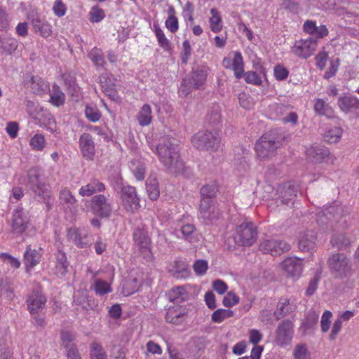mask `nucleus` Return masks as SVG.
Masks as SVG:
<instances>
[{
  "label": "nucleus",
  "mask_w": 359,
  "mask_h": 359,
  "mask_svg": "<svg viewBox=\"0 0 359 359\" xmlns=\"http://www.w3.org/2000/svg\"><path fill=\"white\" fill-rule=\"evenodd\" d=\"M155 153L160 162L172 173H178L184 168V163L180 158L178 144L175 140L165 138L156 147Z\"/></svg>",
  "instance_id": "nucleus-1"
},
{
  "label": "nucleus",
  "mask_w": 359,
  "mask_h": 359,
  "mask_svg": "<svg viewBox=\"0 0 359 359\" xmlns=\"http://www.w3.org/2000/svg\"><path fill=\"white\" fill-rule=\"evenodd\" d=\"M29 190L34 201L45 203L47 210H50L53 206L51 191L49 185L41 178V172L39 168L32 167L29 168L27 174Z\"/></svg>",
  "instance_id": "nucleus-2"
},
{
  "label": "nucleus",
  "mask_w": 359,
  "mask_h": 359,
  "mask_svg": "<svg viewBox=\"0 0 359 359\" xmlns=\"http://www.w3.org/2000/svg\"><path fill=\"white\" fill-rule=\"evenodd\" d=\"M327 264L330 273L335 277L344 279L353 274L351 259L344 252L332 253L327 259Z\"/></svg>",
  "instance_id": "nucleus-3"
},
{
  "label": "nucleus",
  "mask_w": 359,
  "mask_h": 359,
  "mask_svg": "<svg viewBox=\"0 0 359 359\" xmlns=\"http://www.w3.org/2000/svg\"><path fill=\"white\" fill-rule=\"evenodd\" d=\"M133 239L135 253L141 256L144 262H151L153 259L151 241L147 229L143 226L135 228L133 233Z\"/></svg>",
  "instance_id": "nucleus-4"
},
{
  "label": "nucleus",
  "mask_w": 359,
  "mask_h": 359,
  "mask_svg": "<svg viewBox=\"0 0 359 359\" xmlns=\"http://www.w3.org/2000/svg\"><path fill=\"white\" fill-rule=\"evenodd\" d=\"M222 216L223 212L219 204L212 199H201L198 217L202 223L206 225L215 224Z\"/></svg>",
  "instance_id": "nucleus-5"
},
{
  "label": "nucleus",
  "mask_w": 359,
  "mask_h": 359,
  "mask_svg": "<svg viewBox=\"0 0 359 359\" xmlns=\"http://www.w3.org/2000/svg\"><path fill=\"white\" fill-rule=\"evenodd\" d=\"M233 238L238 246H251L257 239V226L252 222L245 221L236 226Z\"/></svg>",
  "instance_id": "nucleus-6"
},
{
  "label": "nucleus",
  "mask_w": 359,
  "mask_h": 359,
  "mask_svg": "<svg viewBox=\"0 0 359 359\" xmlns=\"http://www.w3.org/2000/svg\"><path fill=\"white\" fill-rule=\"evenodd\" d=\"M191 143L197 149L215 151L219 148L220 137L216 131H200L192 137Z\"/></svg>",
  "instance_id": "nucleus-7"
},
{
  "label": "nucleus",
  "mask_w": 359,
  "mask_h": 359,
  "mask_svg": "<svg viewBox=\"0 0 359 359\" xmlns=\"http://www.w3.org/2000/svg\"><path fill=\"white\" fill-rule=\"evenodd\" d=\"M281 142L272 134H264L255 144V151L259 158L264 159L272 156Z\"/></svg>",
  "instance_id": "nucleus-8"
},
{
  "label": "nucleus",
  "mask_w": 359,
  "mask_h": 359,
  "mask_svg": "<svg viewBox=\"0 0 359 359\" xmlns=\"http://www.w3.org/2000/svg\"><path fill=\"white\" fill-rule=\"evenodd\" d=\"M90 209L93 213L99 217H109L114 209L113 200L109 196L95 195L90 201Z\"/></svg>",
  "instance_id": "nucleus-9"
},
{
  "label": "nucleus",
  "mask_w": 359,
  "mask_h": 359,
  "mask_svg": "<svg viewBox=\"0 0 359 359\" xmlns=\"http://www.w3.org/2000/svg\"><path fill=\"white\" fill-rule=\"evenodd\" d=\"M31 219L28 211L18 206L14 209L11 217V232L13 234L22 235L30 225Z\"/></svg>",
  "instance_id": "nucleus-10"
},
{
  "label": "nucleus",
  "mask_w": 359,
  "mask_h": 359,
  "mask_svg": "<svg viewBox=\"0 0 359 359\" xmlns=\"http://www.w3.org/2000/svg\"><path fill=\"white\" fill-rule=\"evenodd\" d=\"M294 324L290 320L280 322L276 330L274 341L280 347H287L291 344L294 336Z\"/></svg>",
  "instance_id": "nucleus-11"
},
{
  "label": "nucleus",
  "mask_w": 359,
  "mask_h": 359,
  "mask_svg": "<svg viewBox=\"0 0 359 359\" xmlns=\"http://www.w3.org/2000/svg\"><path fill=\"white\" fill-rule=\"evenodd\" d=\"M122 205L128 212H135L140 208L136 189L131 186H123L121 189Z\"/></svg>",
  "instance_id": "nucleus-12"
},
{
  "label": "nucleus",
  "mask_w": 359,
  "mask_h": 359,
  "mask_svg": "<svg viewBox=\"0 0 359 359\" xmlns=\"http://www.w3.org/2000/svg\"><path fill=\"white\" fill-rule=\"evenodd\" d=\"M291 248L289 243L283 240L270 239L264 240L259 244V250L264 253L272 256H278L288 252Z\"/></svg>",
  "instance_id": "nucleus-13"
},
{
  "label": "nucleus",
  "mask_w": 359,
  "mask_h": 359,
  "mask_svg": "<svg viewBox=\"0 0 359 359\" xmlns=\"http://www.w3.org/2000/svg\"><path fill=\"white\" fill-rule=\"evenodd\" d=\"M46 297L40 290H34L27 297V309L31 315L40 313L46 307Z\"/></svg>",
  "instance_id": "nucleus-14"
},
{
  "label": "nucleus",
  "mask_w": 359,
  "mask_h": 359,
  "mask_svg": "<svg viewBox=\"0 0 359 359\" xmlns=\"http://www.w3.org/2000/svg\"><path fill=\"white\" fill-rule=\"evenodd\" d=\"M316 46V39L309 37L306 39L297 41L292 48V52L298 57L307 58L313 54Z\"/></svg>",
  "instance_id": "nucleus-15"
},
{
  "label": "nucleus",
  "mask_w": 359,
  "mask_h": 359,
  "mask_svg": "<svg viewBox=\"0 0 359 359\" xmlns=\"http://www.w3.org/2000/svg\"><path fill=\"white\" fill-rule=\"evenodd\" d=\"M299 191L298 186L294 183L287 182L278 187L277 189V198L283 204L290 205L293 204V200L297 196Z\"/></svg>",
  "instance_id": "nucleus-16"
},
{
  "label": "nucleus",
  "mask_w": 359,
  "mask_h": 359,
  "mask_svg": "<svg viewBox=\"0 0 359 359\" xmlns=\"http://www.w3.org/2000/svg\"><path fill=\"white\" fill-rule=\"evenodd\" d=\"M342 215V208L332 205L318 213L317 222L319 225H326L332 220L337 219Z\"/></svg>",
  "instance_id": "nucleus-17"
},
{
  "label": "nucleus",
  "mask_w": 359,
  "mask_h": 359,
  "mask_svg": "<svg viewBox=\"0 0 359 359\" xmlns=\"http://www.w3.org/2000/svg\"><path fill=\"white\" fill-rule=\"evenodd\" d=\"M68 239L78 248H83L90 245V240L85 229L71 228L67 231Z\"/></svg>",
  "instance_id": "nucleus-18"
},
{
  "label": "nucleus",
  "mask_w": 359,
  "mask_h": 359,
  "mask_svg": "<svg viewBox=\"0 0 359 359\" xmlns=\"http://www.w3.org/2000/svg\"><path fill=\"white\" fill-rule=\"evenodd\" d=\"M297 309L296 301L294 299H287L281 297L277 304L276 309L273 315L277 320L293 313Z\"/></svg>",
  "instance_id": "nucleus-19"
},
{
  "label": "nucleus",
  "mask_w": 359,
  "mask_h": 359,
  "mask_svg": "<svg viewBox=\"0 0 359 359\" xmlns=\"http://www.w3.org/2000/svg\"><path fill=\"white\" fill-rule=\"evenodd\" d=\"M79 143L83 157L92 160L95 154V145L92 136L87 133L81 134Z\"/></svg>",
  "instance_id": "nucleus-20"
},
{
  "label": "nucleus",
  "mask_w": 359,
  "mask_h": 359,
  "mask_svg": "<svg viewBox=\"0 0 359 359\" xmlns=\"http://www.w3.org/2000/svg\"><path fill=\"white\" fill-rule=\"evenodd\" d=\"M282 266L287 274L294 278H298L303 270L302 261L297 257H288L285 259Z\"/></svg>",
  "instance_id": "nucleus-21"
},
{
  "label": "nucleus",
  "mask_w": 359,
  "mask_h": 359,
  "mask_svg": "<svg viewBox=\"0 0 359 359\" xmlns=\"http://www.w3.org/2000/svg\"><path fill=\"white\" fill-rule=\"evenodd\" d=\"M25 86L34 94L41 95L48 89V84L38 76H29L25 81Z\"/></svg>",
  "instance_id": "nucleus-22"
},
{
  "label": "nucleus",
  "mask_w": 359,
  "mask_h": 359,
  "mask_svg": "<svg viewBox=\"0 0 359 359\" xmlns=\"http://www.w3.org/2000/svg\"><path fill=\"white\" fill-rule=\"evenodd\" d=\"M31 25L34 32L43 38H48L52 34V26L46 20L38 16L31 20Z\"/></svg>",
  "instance_id": "nucleus-23"
},
{
  "label": "nucleus",
  "mask_w": 359,
  "mask_h": 359,
  "mask_svg": "<svg viewBox=\"0 0 359 359\" xmlns=\"http://www.w3.org/2000/svg\"><path fill=\"white\" fill-rule=\"evenodd\" d=\"M105 189V185L102 182L97 179H93L79 189V194L83 197L91 196L96 193L103 192Z\"/></svg>",
  "instance_id": "nucleus-24"
},
{
  "label": "nucleus",
  "mask_w": 359,
  "mask_h": 359,
  "mask_svg": "<svg viewBox=\"0 0 359 359\" xmlns=\"http://www.w3.org/2000/svg\"><path fill=\"white\" fill-rule=\"evenodd\" d=\"M168 272L177 279H184L190 276L188 265L182 260H176L171 264L168 267Z\"/></svg>",
  "instance_id": "nucleus-25"
},
{
  "label": "nucleus",
  "mask_w": 359,
  "mask_h": 359,
  "mask_svg": "<svg viewBox=\"0 0 359 359\" xmlns=\"http://www.w3.org/2000/svg\"><path fill=\"white\" fill-rule=\"evenodd\" d=\"M24 263L27 269H32L34 266L39 264L42 253L41 248L38 250L32 248L31 245H28L24 252Z\"/></svg>",
  "instance_id": "nucleus-26"
},
{
  "label": "nucleus",
  "mask_w": 359,
  "mask_h": 359,
  "mask_svg": "<svg viewBox=\"0 0 359 359\" xmlns=\"http://www.w3.org/2000/svg\"><path fill=\"white\" fill-rule=\"evenodd\" d=\"M186 315V309L182 306L170 307L166 313L165 320L170 323L178 325L184 320Z\"/></svg>",
  "instance_id": "nucleus-27"
},
{
  "label": "nucleus",
  "mask_w": 359,
  "mask_h": 359,
  "mask_svg": "<svg viewBox=\"0 0 359 359\" xmlns=\"http://www.w3.org/2000/svg\"><path fill=\"white\" fill-rule=\"evenodd\" d=\"M329 155L328 149L323 146H312L306 150L308 158L314 163H320Z\"/></svg>",
  "instance_id": "nucleus-28"
},
{
  "label": "nucleus",
  "mask_w": 359,
  "mask_h": 359,
  "mask_svg": "<svg viewBox=\"0 0 359 359\" xmlns=\"http://www.w3.org/2000/svg\"><path fill=\"white\" fill-rule=\"evenodd\" d=\"M208 76V68L202 67L191 72V77L189 79V84L194 88H199L206 81Z\"/></svg>",
  "instance_id": "nucleus-29"
},
{
  "label": "nucleus",
  "mask_w": 359,
  "mask_h": 359,
  "mask_svg": "<svg viewBox=\"0 0 359 359\" xmlns=\"http://www.w3.org/2000/svg\"><path fill=\"white\" fill-rule=\"evenodd\" d=\"M316 235L313 231L305 233L299 241V248L302 251H310L316 246Z\"/></svg>",
  "instance_id": "nucleus-30"
},
{
  "label": "nucleus",
  "mask_w": 359,
  "mask_h": 359,
  "mask_svg": "<svg viewBox=\"0 0 359 359\" xmlns=\"http://www.w3.org/2000/svg\"><path fill=\"white\" fill-rule=\"evenodd\" d=\"M49 102L53 106L59 107L65 102L66 96L65 93L62 91L60 87L55 83L52 86V88L49 91Z\"/></svg>",
  "instance_id": "nucleus-31"
},
{
  "label": "nucleus",
  "mask_w": 359,
  "mask_h": 359,
  "mask_svg": "<svg viewBox=\"0 0 359 359\" xmlns=\"http://www.w3.org/2000/svg\"><path fill=\"white\" fill-rule=\"evenodd\" d=\"M18 47V41L13 37H0V53L10 55L13 54Z\"/></svg>",
  "instance_id": "nucleus-32"
},
{
  "label": "nucleus",
  "mask_w": 359,
  "mask_h": 359,
  "mask_svg": "<svg viewBox=\"0 0 359 359\" xmlns=\"http://www.w3.org/2000/svg\"><path fill=\"white\" fill-rule=\"evenodd\" d=\"M59 202L62 205L71 209L75 207L77 200L71 191L68 188L65 187L60 191Z\"/></svg>",
  "instance_id": "nucleus-33"
},
{
  "label": "nucleus",
  "mask_w": 359,
  "mask_h": 359,
  "mask_svg": "<svg viewBox=\"0 0 359 359\" xmlns=\"http://www.w3.org/2000/svg\"><path fill=\"white\" fill-rule=\"evenodd\" d=\"M337 103L341 111L348 112L358 107L359 100L353 96H344L338 99Z\"/></svg>",
  "instance_id": "nucleus-34"
},
{
  "label": "nucleus",
  "mask_w": 359,
  "mask_h": 359,
  "mask_svg": "<svg viewBox=\"0 0 359 359\" xmlns=\"http://www.w3.org/2000/svg\"><path fill=\"white\" fill-rule=\"evenodd\" d=\"M151 107L148 104H144L137 115V119L141 126H149L152 121Z\"/></svg>",
  "instance_id": "nucleus-35"
},
{
  "label": "nucleus",
  "mask_w": 359,
  "mask_h": 359,
  "mask_svg": "<svg viewBox=\"0 0 359 359\" xmlns=\"http://www.w3.org/2000/svg\"><path fill=\"white\" fill-rule=\"evenodd\" d=\"M187 296V292L183 286L172 288L168 294L170 301L176 304H180L185 301Z\"/></svg>",
  "instance_id": "nucleus-36"
},
{
  "label": "nucleus",
  "mask_w": 359,
  "mask_h": 359,
  "mask_svg": "<svg viewBox=\"0 0 359 359\" xmlns=\"http://www.w3.org/2000/svg\"><path fill=\"white\" fill-rule=\"evenodd\" d=\"M196 227L194 224H187L183 225L180 229L182 238L191 243L197 242L198 239L196 233Z\"/></svg>",
  "instance_id": "nucleus-37"
},
{
  "label": "nucleus",
  "mask_w": 359,
  "mask_h": 359,
  "mask_svg": "<svg viewBox=\"0 0 359 359\" xmlns=\"http://www.w3.org/2000/svg\"><path fill=\"white\" fill-rule=\"evenodd\" d=\"M314 111L320 116H326L331 117L332 116V110L330 105L321 98L316 99L314 102Z\"/></svg>",
  "instance_id": "nucleus-38"
},
{
  "label": "nucleus",
  "mask_w": 359,
  "mask_h": 359,
  "mask_svg": "<svg viewBox=\"0 0 359 359\" xmlns=\"http://www.w3.org/2000/svg\"><path fill=\"white\" fill-rule=\"evenodd\" d=\"M232 69L234 72L236 78L241 79L244 72V63L241 53L238 51L235 52L232 61Z\"/></svg>",
  "instance_id": "nucleus-39"
},
{
  "label": "nucleus",
  "mask_w": 359,
  "mask_h": 359,
  "mask_svg": "<svg viewBox=\"0 0 359 359\" xmlns=\"http://www.w3.org/2000/svg\"><path fill=\"white\" fill-rule=\"evenodd\" d=\"M154 32L155 33L156 37L157 39L158 43L160 47H161L165 50H169L171 49V43L166 38L163 31L159 27L158 25H154Z\"/></svg>",
  "instance_id": "nucleus-40"
},
{
  "label": "nucleus",
  "mask_w": 359,
  "mask_h": 359,
  "mask_svg": "<svg viewBox=\"0 0 359 359\" xmlns=\"http://www.w3.org/2000/svg\"><path fill=\"white\" fill-rule=\"evenodd\" d=\"M56 269L58 273L64 276L67 273L69 267V262L66 254L61 250H58L55 254Z\"/></svg>",
  "instance_id": "nucleus-41"
},
{
  "label": "nucleus",
  "mask_w": 359,
  "mask_h": 359,
  "mask_svg": "<svg viewBox=\"0 0 359 359\" xmlns=\"http://www.w3.org/2000/svg\"><path fill=\"white\" fill-rule=\"evenodd\" d=\"M90 359H107V355L102 345L97 341H93L90 345Z\"/></svg>",
  "instance_id": "nucleus-42"
},
{
  "label": "nucleus",
  "mask_w": 359,
  "mask_h": 359,
  "mask_svg": "<svg viewBox=\"0 0 359 359\" xmlns=\"http://www.w3.org/2000/svg\"><path fill=\"white\" fill-rule=\"evenodd\" d=\"M146 190L149 198L151 201H156L158 198L160 192L158 184L156 179H149L146 182Z\"/></svg>",
  "instance_id": "nucleus-43"
},
{
  "label": "nucleus",
  "mask_w": 359,
  "mask_h": 359,
  "mask_svg": "<svg viewBox=\"0 0 359 359\" xmlns=\"http://www.w3.org/2000/svg\"><path fill=\"white\" fill-rule=\"evenodd\" d=\"M88 57L96 67H104L106 62L101 49L97 48H93L88 53Z\"/></svg>",
  "instance_id": "nucleus-44"
},
{
  "label": "nucleus",
  "mask_w": 359,
  "mask_h": 359,
  "mask_svg": "<svg viewBox=\"0 0 359 359\" xmlns=\"http://www.w3.org/2000/svg\"><path fill=\"white\" fill-rule=\"evenodd\" d=\"M217 191L218 187L215 182H212L209 184H206L203 186L200 190V194L201 196V199H211L215 196Z\"/></svg>",
  "instance_id": "nucleus-45"
},
{
  "label": "nucleus",
  "mask_w": 359,
  "mask_h": 359,
  "mask_svg": "<svg viewBox=\"0 0 359 359\" xmlns=\"http://www.w3.org/2000/svg\"><path fill=\"white\" fill-rule=\"evenodd\" d=\"M210 13L212 15L210 19L211 30L215 33H218L222 28L221 16L219 13L215 8H212L210 10Z\"/></svg>",
  "instance_id": "nucleus-46"
},
{
  "label": "nucleus",
  "mask_w": 359,
  "mask_h": 359,
  "mask_svg": "<svg viewBox=\"0 0 359 359\" xmlns=\"http://www.w3.org/2000/svg\"><path fill=\"white\" fill-rule=\"evenodd\" d=\"M330 242L333 247L339 249L346 248L351 245L350 239L343 233L334 235Z\"/></svg>",
  "instance_id": "nucleus-47"
},
{
  "label": "nucleus",
  "mask_w": 359,
  "mask_h": 359,
  "mask_svg": "<svg viewBox=\"0 0 359 359\" xmlns=\"http://www.w3.org/2000/svg\"><path fill=\"white\" fill-rule=\"evenodd\" d=\"M233 316V311L230 309H219L213 312L211 316L212 321L220 323L225 319Z\"/></svg>",
  "instance_id": "nucleus-48"
},
{
  "label": "nucleus",
  "mask_w": 359,
  "mask_h": 359,
  "mask_svg": "<svg viewBox=\"0 0 359 359\" xmlns=\"http://www.w3.org/2000/svg\"><path fill=\"white\" fill-rule=\"evenodd\" d=\"M76 334L75 332L62 330L60 332L61 346L63 348L71 345H76L74 341L76 340Z\"/></svg>",
  "instance_id": "nucleus-49"
},
{
  "label": "nucleus",
  "mask_w": 359,
  "mask_h": 359,
  "mask_svg": "<svg viewBox=\"0 0 359 359\" xmlns=\"http://www.w3.org/2000/svg\"><path fill=\"white\" fill-rule=\"evenodd\" d=\"M85 116L90 122H97L101 118V112L95 105H86L85 108Z\"/></svg>",
  "instance_id": "nucleus-50"
},
{
  "label": "nucleus",
  "mask_w": 359,
  "mask_h": 359,
  "mask_svg": "<svg viewBox=\"0 0 359 359\" xmlns=\"http://www.w3.org/2000/svg\"><path fill=\"white\" fill-rule=\"evenodd\" d=\"M130 169L137 180L142 181L144 179L146 169L141 162L139 161H132Z\"/></svg>",
  "instance_id": "nucleus-51"
},
{
  "label": "nucleus",
  "mask_w": 359,
  "mask_h": 359,
  "mask_svg": "<svg viewBox=\"0 0 359 359\" xmlns=\"http://www.w3.org/2000/svg\"><path fill=\"white\" fill-rule=\"evenodd\" d=\"M29 145L33 150L41 151L46 147L45 137L42 134L36 133L30 140Z\"/></svg>",
  "instance_id": "nucleus-52"
},
{
  "label": "nucleus",
  "mask_w": 359,
  "mask_h": 359,
  "mask_svg": "<svg viewBox=\"0 0 359 359\" xmlns=\"http://www.w3.org/2000/svg\"><path fill=\"white\" fill-rule=\"evenodd\" d=\"M294 359H311V354L307 346L304 344H297L293 350Z\"/></svg>",
  "instance_id": "nucleus-53"
},
{
  "label": "nucleus",
  "mask_w": 359,
  "mask_h": 359,
  "mask_svg": "<svg viewBox=\"0 0 359 359\" xmlns=\"http://www.w3.org/2000/svg\"><path fill=\"white\" fill-rule=\"evenodd\" d=\"M94 290L96 294L100 296L111 292L110 285L102 279H96L95 280Z\"/></svg>",
  "instance_id": "nucleus-54"
},
{
  "label": "nucleus",
  "mask_w": 359,
  "mask_h": 359,
  "mask_svg": "<svg viewBox=\"0 0 359 359\" xmlns=\"http://www.w3.org/2000/svg\"><path fill=\"white\" fill-rule=\"evenodd\" d=\"M342 135V129L339 127H334L326 132L325 139L329 143L337 142Z\"/></svg>",
  "instance_id": "nucleus-55"
},
{
  "label": "nucleus",
  "mask_w": 359,
  "mask_h": 359,
  "mask_svg": "<svg viewBox=\"0 0 359 359\" xmlns=\"http://www.w3.org/2000/svg\"><path fill=\"white\" fill-rule=\"evenodd\" d=\"M238 100L240 106L245 109H251L255 105L253 99L245 93H241L238 95Z\"/></svg>",
  "instance_id": "nucleus-56"
},
{
  "label": "nucleus",
  "mask_w": 359,
  "mask_h": 359,
  "mask_svg": "<svg viewBox=\"0 0 359 359\" xmlns=\"http://www.w3.org/2000/svg\"><path fill=\"white\" fill-rule=\"evenodd\" d=\"M243 76L246 83L255 86H260L262 83L261 77L253 71H248L243 73Z\"/></svg>",
  "instance_id": "nucleus-57"
},
{
  "label": "nucleus",
  "mask_w": 359,
  "mask_h": 359,
  "mask_svg": "<svg viewBox=\"0 0 359 359\" xmlns=\"http://www.w3.org/2000/svg\"><path fill=\"white\" fill-rule=\"evenodd\" d=\"M208 269V262L204 259H197L193 264V269L198 276H203Z\"/></svg>",
  "instance_id": "nucleus-58"
},
{
  "label": "nucleus",
  "mask_w": 359,
  "mask_h": 359,
  "mask_svg": "<svg viewBox=\"0 0 359 359\" xmlns=\"http://www.w3.org/2000/svg\"><path fill=\"white\" fill-rule=\"evenodd\" d=\"M318 320V314L315 311H310L306 319L302 323V327L306 330L313 328L316 325Z\"/></svg>",
  "instance_id": "nucleus-59"
},
{
  "label": "nucleus",
  "mask_w": 359,
  "mask_h": 359,
  "mask_svg": "<svg viewBox=\"0 0 359 359\" xmlns=\"http://www.w3.org/2000/svg\"><path fill=\"white\" fill-rule=\"evenodd\" d=\"M64 81L69 93L73 95L74 93L78 92L79 87L76 83V79L73 76L69 74L65 75L64 77Z\"/></svg>",
  "instance_id": "nucleus-60"
},
{
  "label": "nucleus",
  "mask_w": 359,
  "mask_h": 359,
  "mask_svg": "<svg viewBox=\"0 0 359 359\" xmlns=\"http://www.w3.org/2000/svg\"><path fill=\"white\" fill-rule=\"evenodd\" d=\"M89 15L92 22H99L105 17L104 11L97 6H93Z\"/></svg>",
  "instance_id": "nucleus-61"
},
{
  "label": "nucleus",
  "mask_w": 359,
  "mask_h": 359,
  "mask_svg": "<svg viewBox=\"0 0 359 359\" xmlns=\"http://www.w3.org/2000/svg\"><path fill=\"white\" fill-rule=\"evenodd\" d=\"M239 302V297L233 292H229L223 298L222 303L224 306L231 308L237 304Z\"/></svg>",
  "instance_id": "nucleus-62"
},
{
  "label": "nucleus",
  "mask_w": 359,
  "mask_h": 359,
  "mask_svg": "<svg viewBox=\"0 0 359 359\" xmlns=\"http://www.w3.org/2000/svg\"><path fill=\"white\" fill-rule=\"evenodd\" d=\"M53 11L56 16L61 18L66 14L67 6L62 0H55L53 3Z\"/></svg>",
  "instance_id": "nucleus-63"
},
{
  "label": "nucleus",
  "mask_w": 359,
  "mask_h": 359,
  "mask_svg": "<svg viewBox=\"0 0 359 359\" xmlns=\"http://www.w3.org/2000/svg\"><path fill=\"white\" fill-rule=\"evenodd\" d=\"M64 348L65 349V355L68 359H81V353L76 345H71Z\"/></svg>",
  "instance_id": "nucleus-64"
}]
</instances>
